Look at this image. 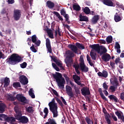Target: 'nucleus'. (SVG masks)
<instances>
[{
  "label": "nucleus",
  "instance_id": "nucleus-21",
  "mask_svg": "<svg viewBox=\"0 0 124 124\" xmlns=\"http://www.w3.org/2000/svg\"><path fill=\"white\" fill-rule=\"evenodd\" d=\"M46 6L50 9H52L55 7V3L52 2L51 0H48L46 2Z\"/></svg>",
  "mask_w": 124,
  "mask_h": 124
},
{
  "label": "nucleus",
  "instance_id": "nucleus-46",
  "mask_svg": "<svg viewBox=\"0 0 124 124\" xmlns=\"http://www.w3.org/2000/svg\"><path fill=\"white\" fill-rule=\"evenodd\" d=\"M44 113L45 114L44 118L46 119V117L48 116V113H49V110L48 109V108H45L44 109Z\"/></svg>",
  "mask_w": 124,
  "mask_h": 124
},
{
  "label": "nucleus",
  "instance_id": "nucleus-38",
  "mask_svg": "<svg viewBox=\"0 0 124 124\" xmlns=\"http://www.w3.org/2000/svg\"><path fill=\"white\" fill-rule=\"evenodd\" d=\"M73 8L74 10H76V11H80V10H81V8L79 5L74 4L73 5Z\"/></svg>",
  "mask_w": 124,
  "mask_h": 124
},
{
  "label": "nucleus",
  "instance_id": "nucleus-23",
  "mask_svg": "<svg viewBox=\"0 0 124 124\" xmlns=\"http://www.w3.org/2000/svg\"><path fill=\"white\" fill-rule=\"evenodd\" d=\"M79 21H80V22H88L89 21V17H88L87 16L80 15H79Z\"/></svg>",
  "mask_w": 124,
  "mask_h": 124
},
{
  "label": "nucleus",
  "instance_id": "nucleus-34",
  "mask_svg": "<svg viewBox=\"0 0 124 124\" xmlns=\"http://www.w3.org/2000/svg\"><path fill=\"white\" fill-rule=\"evenodd\" d=\"M76 46L78 48V49H80V50H84L85 49V46L83 45L82 44H80L79 43H77L76 44Z\"/></svg>",
  "mask_w": 124,
  "mask_h": 124
},
{
  "label": "nucleus",
  "instance_id": "nucleus-29",
  "mask_svg": "<svg viewBox=\"0 0 124 124\" xmlns=\"http://www.w3.org/2000/svg\"><path fill=\"white\" fill-rule=\"evenodd\" d=\"M53 14H54V15H56V17H57L60 21H62H62H63V18H62V16H61L60 13H59L58 12L54 11L53 12Z\"/></svg>",
  "mask_w": 124,
  "mask_h": 124
},
{
  "label": "nucleus",
  "instance_id": "nucleus-22",
  "mask_svg": "<svg viewBox=\"0 0 124 124\" xmlns=\"http://www.w3.org/2000/svg\"><path fill=\"white\" fill-rule=\"evenodd\" d=\"M5 109H6V105L4 103H0V113H4Z\"/></svg>",
  "mask_w": 124,
  "mask_h": 124
},
{
  "label": "nucleus",
  "instance_id": "nucleus-42",
  "mask_svg": "<svg viewBox=\"0 0 124 124\" xmlns=\"http://www.w3.org/2000/svg\"><path fill=\"white\" fill-rule=\"evenodd\" d=\"M29 95L31 96V98H35V95L33 92L32 89H31L29 91Z\"/></svg>",
  "mask_w": 124,
  "mask_h": 124
},
{
  "label": "nucleus",
  "instance_id": "nucleus-52",
  "mask_svg": "<svg viewBox=\"0 0 124 124\" xmlns=\"http://www.w3.org/2000/svg\"><path fill=\"white\" fill-rule=\"evenodd\" d=\"M30 49L33 53H36V52H37V50H36V49H35V47H34V45L33 44H32L31 46L30 47Z\"/></svg>",
  "mask_w": 124,
  "mask_h": 124
},
{
  "label": "nucleus",
  "instance_id": "nucleus-51",
  "mask_svg": "<svg viewBox=\"0 0 124 124\" xmlns=\"http://www.w3.org/2000/svg\"><path fill=\"white\" fill-rule=\"evenodd\" d=\"M48 105H58V104L56 103L55 98H53L52 101L48 103Z\"/></svg>",
  "mask_w": 124,
  "mask_h": 124
},
{
  "label": "nucleus",
  "instance_id": "nucleus-11",
  "mask_svg": "<svg viewBox=\"0 0 124 124\" xmlns=\"http://www.w3.org/2000/svg\"><path fill=\"white\" fill-rule=\"evenodd\" d=\"M21 10H16L14 11V17L15 21H18L21 18Z\"/></svg>",
  "mask_w": 124,
  "mask_h": 124
},
{
  "label": "nucleus",
  "instance_id": "nucleus-41",
  "mask_svg": "<svg viewBox=\"0 0 124 124\" xmlns=\"http://www.w3.org/2000/svg\"><path fill=\"white\" fill-rule=\"evenodd\" d=\"M111 83L113 86L116 88L119 86V82H118V79H117V78L114 79Z\"/></svg>",
  "mask_w": 124,
  "mask_h": 124
},
{
  "label": "nucleus",
  "instance_id": "nucleus-57",
  "mask_svg": "<svg viewBox=\"0 0 124 124\" xmlns=\"http://www.w3.org/2000/svg\"><path fill=\"white\" fill-rule=\"evenodd\" d=\"M27 62H24L23 63L20 64V67H21V68H26V67H27Z\"/></svg>",
  "mask_w": 124,
  "mask_h": 124
},
{
  "label": "nucleus",
  "instance_id": "nucleus-7",
  "mask_svg": "<svg viewBox=\"0 0 124 124\" xmlns=\"http://www.w3.org/2000/svg\"><path fill=\"white\" fill-rule=\"evenodd\" d=\"M60 13L62 16H63V17H65V21L69 25V24H70V21H69V15L66 14V12L64 8H62L60 10Z\"/></svg>",
  "mask_w": 124,
  "mask_h": 124
},
{
  "label": "nucleus",
  "instance_id": "nucleus-44",
  "mask_svg": "<svg viewBox=\"0 0 124 124\" xmlns=\"http://www.w3.org/2000/svg\"><path fill=\"white\" fill-rule=\"evenodd\" d=\"M85 121L88 124H93V120H91V118H90L89 117H86L85 118Z\"/></svg>",
  "mask_w": 124,
  "mask_h": 124
},
{
  "label": "nucleus",
  "instance_id": "nucleus-62",
  "mask_svg": "<svg viewBox=\"0 0 124 124\" xmlns=\"http://www.w3.org/2000/svg\"><path fill=\"white\" fill-rule=\"evenodd\" d=\"M52 92L53 94H55V95H56V96H59V93H58V92H57V91L54 89H52Z\"/></svg>",
  "mask_w": 124,
  "mask_h": 124
},
{
  "label": "nucleus",
  "instance_id": "nucleus-4",
  "mask_svg": "<svg viewBox=\"0 0 124 124\" xmlns=\"http://www.w3.org/2000/svg\"><path fill=\"white\" fill-rule=\"evenodd\" d=\"M4 119L5 122L7 123H15L16 119L14 117H7V116L4 114H0V121H3L2 118Z\"/></svg>",
  "mask_w": 124,
  "mask_h": 124
},
{
  "label": "nucleus",
  "instance_id": "nucleus-50",
  "mask_svg": "<svg viewBox=\"0 0 124 124\" xmlns=\"http://www.w3.org/2000/svg\"><path fill=\"white\" fill-rule=\"evenodd\" d=\"M8 100H10V101H15V100H16V99H17V98H16V97H15V96H9L8 97Z\"/></svg>",
  "mask_w": 124,
  "mask_h": 124
},
{
  "label": "nucleus",
  "instance_id": "nucleus-31",
  "mask_svg": "<svg viewBox=\"0 0 124 124\" xmlns=\"http://www.w3.org/2000/svg\"><path fill=\"white\" fill-rule=\"evenodd\" d=\"M14 110L16 114L21 113V108L19 106H16L14 108Z\"/></svg>",
  "mask_w": 124,
  "mask_h": 124
},
{
  "label": "nucleus",
  "instance_id": "nucleus-30",
  "mask_svg": "<svg viewBox=\"0 0 124 124\" xmlns=\"http://www.w3.org/2000/svg\"><path fill=\"white\" fill-rule=\"evenodd\" d=\"M26 111L29 114H32L33 112H34V110H33V108L32 107H28L26 108Z\"/></svg>",
  "mask_w": 124,
  "mask_h": 124
},
{
  "label": "nucleus",
  "instance_id": "nucleus-35",
  "mask_svg": "<svg viewBox=\"0 0 124 124\" xmlns=\"http://www.w3.org/2000/svg\"><path fill=\"white\" fill-rule=\"evenodd\" d=\"M15 117L16 118H15V119H16V120H17V121H19L20 122L22 117V113L21 112L19 113H16V115Z\"/></svg>",
  "mask_w": 124,
  "mask_h": 124
},
{
  "label": "nucleus",
  "instance_id": "nucleus-2",
  "mask_svg": "<svg viewBox=\"0 0 124 124\" xmlns=\"http://www.w3.org/2000/svg\"><path fill=\"white\" fill-rule=\"evenodd\" d=\"M52 77H53L54 79L56 80L59 88H62V89L64 88L65 80L64 79V78L62 77V74L59 72H56V74H52Z\"/></svg>",
  "mask_w": 124,
  "mask_h": 124
},
{
  "label": "nucleus",
  "instance_id": "nucleus-36",
  "mask_svg": "<svg viewBox=\"0 0 124 124\" xmlns=\"http://www.w3.org/2000/svg\"><path fill=\"white\" fill-rule=\"evenodd\" d=\"M115 114L116 115V116H117L118 119H120V120H122V121L124 120V116L122 115V114H121V113H120L119 111H116L115 112Z\"/></svg>",
  "mask_w": 124,
  "mask_h": 124
},
{
  "label": "nucleus",
  "instance_id": "nucleus-58",
  "mask_svg": "<svg viewBox=\"0 0 124 124\" xmlns=\"http://www.w3.org/2000/svg\"><path fill=\"white\" fill-rule=\"evenodd\" d=\"M116 86H111L109 88V90H110L112 93H114V92H116Z\"/></svg>",
  "mask_w": 124,
  "mask_h": 124
},
{
  "label": "nucleus",
  "instance_id": "nucleus-33",
  "mask_svg": "<svg viewBox=\"0 0 124 124\" xmlns=\"http://www.w3.org/2000/svg\"><path fill=\"white\" fill-rule=\"evenodd\" d=\"M67 59L65 60V63L66 64H71L73 62V59L72 58H67Z\"/></svg>",
  "mask_w": 124,
  "mask_h": 124
},
{
  "label": "nucleus",
  "instance_id": "nucleus-43",
  "mask_svg": "<svg viewBox=\"0 0 124 124\" xmlns=\"http://www.w3.org/2000/svg\"><path fill=\"white\" fill-rule=\"evenodd\" d=\"M90 56L92 60H93L94 61H95V60H96V54H95L93 52L91 51L90 52Z\"/></svg>",
  "mask_w": 124,
  "mask_h": 124
},
{
  "label": "nucleus",
  "instance_id": "nucleus-32",
  "mask_svg": "<svg viewBox=\"0 0 124 124\" xmlns=\"http://www.w3.org/2000/svg\"><path fill=\"white\" fill-rule=\"evenodd\" d=\"M46 32L48 34V35L49 36V37H50V38H54V34H53V32H52V30H48L46 31Z\"/></svg>",
  "mask_w": 124,
  "mask_h": 124
},
{
  "label": "nucleus",
  "instance_id": "nucleus-27",
  "mask_svg": "<svg viewBox=\"0 0 124 124\" xmlns=\"http://www.w3.org/2000/svg\"><path fill=\"white\" fill-rule=\"evenodd\" d=\"M4 87L5 88H7L8 86H9V84H10V79L8 78H5L4 80Z\"/></svg>",
  "mask_w": 124,
  "mask_h": 124
},
{
  "label": "nucleus",
  "instance_id": "nucleus-9",
  "mask_svg": "<svg viewBox=\"0 0 124 124\" xmlns=\"http://www.w3.org/2000/svg\"><path fill=\"white\" fill-rule=\"evenodd\" d=\"M66 92L67 94L70 97V98H71V97H74V93L72 91V88H71V87L69 86V85H66Z\"/></svg>",
  "mask_w": 124,
  "mask_h": 124
},
{
  "label": "nucleus",
  "instance_id": "nucleus-13",
  "mask_svg": "<svg viewBox=\"0 0 124 124\" xmlns=\"http://www.w3.org/2000/svg\"><path fill=\"white\" fill-rule=\"evenodd\" d=\"M81 92L82 95H84V96H86V95H90V94H91L90 89L87 87H83L81 89Z\"/></svg>",
  "mask_w": 124,
  "mask_h": 124
},
{
  "label": "nucleus",
  "instance_id": "nucleus-26",
  "mask_svg": "<svg viewBox=\"0 0 124 124\" xmlns=\"http://www.w3.org/2000/svg\"><path fill=\"white\" fill-rule=\"evenodd\" d=\"M98 92H99V93H100V95L101 97L102 98V99H103L105 101H108V99L107 98H106V97H105L104 96V94H103V93L102 92V89L99 88L98 89Z\"/></svg>",
  "mask_w": 124,
  "mask_h": 124
},
{
  "label": "nucleus",
  "instance_id": "nucleus-49",
  "mask_svg": "<svg viewBox=\"0 0 124 124\" xmlns=\"http://www.w3.org/2000/svg\"><path fill=\"white\" fill-rule=\"evenodd\" d=\"M55 100L58 102V103H59V104H60V106H61V107H63V104H62V102L59 98L56 97Z\"/></svg>",
  "mask_w": 124,
  "mask_h": 124
},
{
  "label": "nucleus",
  "instance_id": "nucleus-63",
  "mask_svg": "<svg viewBox=\"0 0 124 124\" xmlns=\"http://www.w3.org/2000/svg\"><path fill=\"white\" fill-rule=\"evenodd\" d=\"M74 68H75V70H76L77 69H79V65L78 64H74L73 65Z\"/></svg>",
  "mask_w": 124,
  "mask_h": 124
},
{
  "label": "nucleus",
  "instance_id": "nucleus-60",
  "mask_svg": "<svg viewBox=\"0 0 124 124\" xmlns=\"http://www.w3.org/2000/svg\"><path fill=\"white\" fill-rule=\"evenodd\" d=\"M61 99H62V101L63 102V104H64V105H67V103H66V101H65V99L63 98V97L61 96Z\"/></svg>",
  "mask_w": 124,
  "mask_h": 124
},
{
  "label": "nucleus",
  "instance_id": "nucleus-37",
  "mask_svg": "<svg viewBox=\"0 0 124 124\" xmlns=\"http://www.w3.org/2000/svg\"><path fill=\"white\" fill-rule=\"evenodd\" d=\"M83 12L85 13L87 15L90 14L91 13V10L90 9V8L88 7H85L84 9H83Z\"/></svg>",
  "mask_w": 124,
  "mask_h": 124
},
{
  "label": "nucleus",
  "instance_id": "nucleus-6",
  "mask_svg": "<svg viewBox=\"0 0 124 124\" xmlns=\"http://www.w3.org/2000/svg\"><path fill=\"white\" fill-rule=\"evenodd\" d=\"M16 98L20 102H22V103H25V104H28V100L27 98L24 96L22 94H17L16 95Z\"/></svg>",
  "mask_w": 124,
  "mask_h": 124
},
{
  "label": "nucleus",
  "instance_id": "nucleus-48",
  "mask_svg": "<svg viewBox=\"0 0 124 124\" xmlns=\"http://www.w3.org/2000/svg\"><path fill=\"white\" fill-rule=\"evenodd\" d=\"M14 88H21V84H20V82H15L13 84Z\"/></svg>",
  "mask_w": 124,
  "mask_h": 124
},
{
  "label": "nucleus",
  "instance_id": "nucleus-55",
  "mask_svg": "<svg viewBox=\"0 0 124 124\" xmlns=\"http://www.w3.org/2000/svg\"><path fill=\"white\" fill-rule=\"evenodd\" d=\"M115 64H116V63L110 61V66H111V67L113 69H115V68L116 67V66H115Z\"/></svg>",
  "mask_w": 124,
  "mask_h": 124
},
{
  "label": "nucleus",
  "instance_id": "nucleus-1",
  "mask_svg": "<svg viewBox=\"0 0 124 124\" xmlns=\"http://www.w3.org/2000/svg\"><path fill=\"white\" fill-rule=\"evenodd\" d=\"M21 61L22 57L17 54L14 53L6 59V62L9 64H12V65H15L18 64Z\"/></svg>",
  "mask_w": 124,
  "mask_h": 124
},
{
  "label": "nucleus",
  "instance_id": "nucleus-24",
  "mask_svg": "<svg viewBox=\"0 0 124 124\" xmlns=\"http://www.w3.org/2000/svg\"><path fill=\"white\" fill-rule=\"evenodd\" d=\"M104 4L107 5L108 6H113L114 3L111 0H103Z\"/></svg>",
  "mask_w": 124,
  "mask_h": 124
},
{
  "label": "nucleus",
  "instance_id": "nucleus-53",
  "mask_svg": "<svg viewBox=\"0 0 124 124\" xmlns=\"http://www.w3.org/2000/svg\"><path fill=\"white\" fill-rule=\"evenodd\" d=\"M79 61L80 62L79 64H83L85 63V62H84V57H83V56H80Z\"/></svg>",
  "mask_w": 124,
  "mask_h": 124
},
{
  "label": "nucleus",
  "instance_id": "nucleus-54",
  "mask_svg": "<svg viewBox=\"0 0 124 124\" xmlns=\"http://www.w3.org/2000/svg\"><path fill=\"white\" fill-rule=\"evenodd\" d=\"M108 87H109V86L107 85V84H106V82H104L103 84V87L104 89V90H108Z\"/></svg>",
  "mask_w": 124,
  "mask_h": 124
},
{
  "label": "nucleus",
  "instance_id": "nucleus-45",
  "mask_svg": "<svg viewBox=\"0 0 124 124\" xmlns=\"http://www.w3.org/2000/svg\"><path fill=\"white\" fill-rule=\"evenodd\" d=\"M74 89L77 94H80V93H81V91H80V89H79V88L77 87L76 85L74 86Z\"/></svg>",
  "mask_w": 124,
  "mask_h": 124
},
{
  "label": "nucleus",
  "instance_id": "nucleus-14",
  "mask_svg": "<svg viewBox=\"0 0 124 124\" xmlns=\"http://www.w3.org/2000/svg\"><path fill=\"white\" fill-rule=\"evenodd\" d=\"M102 60L105 62H107L111 59V56L108 53H105L102 56Z\"/></svg>",
  "mask_w": 124,
  "mask_h": 124
},
{
  "label": "nucleus",
  "instance_id": "nucleus-25",
  "mask_svg": "<svg viewBox=\"0 0 124 124\" xmlns=\"http://www.w3.org/2000/svg\"><path fill=\"white\" fill-rule=\"evenodd\" d=\"M65 54L66 55V58H74V53L72 52V51L70 50H67L66 51Z\"/></svg>",
  "mask_w": 124,
  "mask_h": 124
},
{
  "label": "nucleus",
  "instance_id": "nucleus-18",
  "mask_svg": "<svg viewBox=\"0 0 124 124\" xmlns=\"http://www.w3.org/2000/svg\"><path fill=\"white\" fill-rule=\"evenodd\" d=\"M108 98H109L110 101H112V102H115V103H118L119 102V99L117 96L114 95H109L108 96Z\"/></svg>",
  "mask_w": 124,
  "mask_h": 124
},
{
  "label": "nucleus",
  "instance_id": "nucleus-15",
  "mask_svg": "<svg viewBox=\"0 0 124 124\" xmlns=\"http://www.w3.org/2000/svg\"><path fill=\"white\" fill-rule=\"evenodd\" d=\"M122 15L119 13H116L114 17V20L115 22L118 23V22L122 21Z\"/></svg>",
  "mask_w": 124,
  "mask_h": 124
},
{
  "label": "nucleus",
  "instance_id": "nucleus-19",
  "mask_svg": "<svg viewBox=\"0 0 124 124\" xmlns=\"http://www.w3.org/2000/svg\"><path fill=\"white\" fill-rule=\"evenodd\" d=\"M68 47L70 49H71V50H72V51H73L74 53H75L76 54L78 53V48L76 46L73 44H70L69 45Z\"/></svg>",
  "mask_w": 124,
  "mask_h": 124
},
{
  "label": "nucleus",
  "instance_id": "nucleus-12",
  "mask_svg": "<svg viewBox=\"0 0 124 124\" xmlns=\"http://www.w3.org/2000/svg\"><path fill=\"white\" fill-rule=\"evenodd\" d=\"M46 45L48 53L52 54V46H51V41H50V39H46Z\"/></svg>",
  "mask_w": 124,
  "mask_h": 124
},
{
  "label": "nucleus",
  "instance_id": "nucleus-56",
  "mask_svg": "<svg viewBox=\"0 0 124 124\" xmlns=\"http://www.w3.org/2000/svg\"><path fill=\"white\" fill-rule=\"evenodd\" d=\"M115 49H121V46H120V44H119V43L118 42H116L115 43Z\"/></svg>",
  "mask_w": 124,
  "mask_h": 124
},
{
  "label": "nucleus",
  "instance_id": "nucleus-8",
  "mask_svg": "<svg viewBox=\"0 0 124 124\" xmlns=\"http://www.w3.org/2000/svg\"><path fill=\"white\" fill-rule=\"evenodd\" d=\"M31 41L33 43H34L35 47H39L41 44V41L40 40H37L36 35H33L31 36Z\"/></svg>",
  "mask_w": 124,
  "mask_h": 124
},
{
  "label": "nucleus",
  "instance_id": "nucleus-47",
  "mask_svg": "<svg viewBox=\"0 0 124 124\" xmlns=\"http://www.w3.org/2000/svg\"><path fill=\"white\" fill-rule=\"evenodd\" d=\"M107 43H112V41H113V37L112 36H108L107 39Z\"/></svg>",
  "mask_w": 124,
  "mask_h": 124
},
{
  "label": "nucleus",
  "instance_id": "nucleus-39",
  "mask_svg": "<svg viewBox=\"0 0 124 124\" xmlns=\"http://www.w3.org/2000/svg\"><path fill=\"white\" fill-rule=\"evenodd\" d=\"M48 121V122H46V124H57V123H56V121L54 119L49 118Z\"/></svg>",
  "mask_w": 124,
  "mask_h": 124
},
{
  "label": "nucleus",
  "instance_id": "nucleus-10",
  "mask_svg": "<svg viewBox=\"0 0 124 124\" xmlns=\"http://www.w3.org/2000/svg\"><path fill=\"white\" fill-rule=\"evenodd\" d=\"M19 78L22 85H27L28 83H29L28 78H27V77L24 75L20 76Z\"/></svg>",
  "mask_w": 124,
  "mask_h": 124
},
{
  "label": "nucleus",
  "instance_id": "nucleus-59",
  "mask_svg": "<svg viewBox=\"0 0 124 124\" xmlns=\"http://www.w3.org/2000/svg\"><path fill=\"white\" fill-rule=\"evenodd\" d=\"M120 61H121V59H120V58H117L115 60V64H116V65H118V63H121V62H120Z\"/></svg>",
  "mask_w": 124,
  "mask_h": 124
},
{
  "label": "nucleus",
  "instance_id": "nucleus-64",
  "mask_svg": "<svg viewBox=\"0 0 124 124\" xmlns=\"http://www.w3.org/2000/svg\"><path fill=\"white\" fill-rule=\"evenodd\" d=\"M120 97L121 100H123V101H124V92L121 93Z\"/></svg>",
  "mask_w": 124,
  "mask_h": 124
},
{
  "label": "nucleus",
  "instance_id": "nucleus-40",
  "mask_svg": "<svg viewBox=\"0 0 124 124\" xmlns=\"http://www.w3.org/2000/svg\"><path fill=\"white\" fill-rule=\"evenodd\" d=\"M73 79H74L75 82H76L77 81H80V80H81V78L77 75H75L73 76Z\"/></svg>",
  "mask_w": 124,
  "mask_h": 124
},
{
  "label": "nucleus",
  "instance_id": "nucleus-28",
  "mask_svg": "<svg viewBox=\"0 0 124 124\" xmlns=\"http://www.w3.org/2000/svg\"><path fill=\"white\" fill-rule=\"evenodd\" d=\"M20 122L22 124H28L29 123V118L27 116H22Z\"/></svg>",
  "mask_w": 124,
  "mask_h": 124
},
{
  "label": "nucleus",
  "instance_id": "nucleus-61",
  "mask_svg": "<svg viewBox=\"0 0 124 124\" xmlns=\"http://www.w3.org/2000/svg\"><path fill=\"white\" fill-rule=\"evenodd\" d=\"M55 63H56V64H57V65H58L60 67H62V63H61V62H59L58 60H57V61H56V62H55Z\"/></svg>",
  "mask_w": 124,
  "mask_h": 124
},
{
  "label": "nucleus",
  "instance_id": "nucleus-17",
  "mask_svg": "<svg viewBox=\"0 0 124 124\" xmlns=\"http://www.w3.org/2000/svg\"><path fill=\"white\" fill-rule=\"evenodd\" d=\"M97 74L99 77H103V78H107V77H108V72L106 70H103L102 73L101 72H99L97 73Z\"/></svg>",
  "mask_w": 124,
  "mask_h": 124
},
{
  "label": "nucleus",
  "instance_id": "nucleus-16",
  "mask_svg": "<svg viewBox=\"0 0 124 124\" xmlns=\"http://www.w3.org/2000/svg\"><path fill=\"white\" fill-rule=\"evenodd\" d=\"M98 20H99V16L97 15L94 16L91 19V24L95 25L98 22Z\"/></svg>",
  "mask_w": 124,
  "mask_h": 124
},
{
  "label": "nucleus",
  "instance_id": "nucleus-20",
  "mask_svg": "<svg viewBox=\"0 0 124 124\" xmlns=\"http://www.w3.org/2000/svg\"><path fill=\"white\" fill-rule=\"evenodd\" d=\"M79 66L82 72H88L89 71V68L84 64H79Z\"/></svg>",
  "mask_w": 124,
  "mask_h": 124
},
{
  "label": "nucleus",
  "instance_id": "nucleus-3",
  "mask_svg": "<svg viewBox=\"0 0 124 124\" xmlns=\"http://www.w3.org/2000/svg\"><path fill=\"white\" fill-rule=\"evenodd\" d=\"M90 47L93 50L97 52L98 54H100V56L107 52V49L105 46H99V44H94L90 45Z\"/></svg>",
  "mask_w": 124,
  "mask_h": 124
},
{
  "label": "nucleus",
  "instance_id": "nucleus-5",
  "mask_svg": "<svg viewBox=\"0 0 124 124\" xmlns=\"http://www.w3.org/2000/svg\"><path fill=\"white\" fill-rule=\"evenodd\" d=\"M48 106L50 111L53 114V118H57L59 116L58 113V105H49Z\"/></svg>",
  "mask_w": 124,
  "mask_h": 124
}]
</instances>
